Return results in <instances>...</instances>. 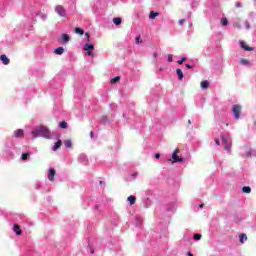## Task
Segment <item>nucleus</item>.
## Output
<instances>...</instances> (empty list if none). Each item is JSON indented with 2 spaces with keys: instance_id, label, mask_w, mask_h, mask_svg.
Listing matches in <instances>:
<instances>
[{
  "instance_id": "6",
  "label": "nucleus",
  "mask_w": 256,
  "mask_h": 256,
  "mask_svg": "<svg viewBox=\"0 0 256 256\" xmlns=\"http://www.w3.org/2000/svg\"><path fill=\"white\" fill-rule=\"evenodd\" d=\"M55 168H50L48 171V179L49 181H55Z\"/></svg>"
},
{
  "instance_id": "23",
  "label": "nucleus",
  "mask_w": 256,
  "mask_h": 256,
  "mask_svg": "<svg viewBox=\"0 0 256 256\" xmlns=\"http://www.w3.org/2000/svg\"><path fill=\"white\" fill-rule=\"evenodd\" d=\"M61 39L64 41V43H69V36L67 34H62Z\"/></svg>"
},
{
  "instance_id": "17",
  "label": "nucleus",
  "mask_w": 256,
  "mask_h": 256,
  "mask_svg": "<svg viewBox=\"0 0 256 256\" xmlns=\"http://www.w3.org/2000/svg\"><path fill=\"white\" fill-rule=\"evenodd\" d=\"M93 49H95V46H93V44L84 45V51H93Z\"/></svg>"
},
{
  "instance_id": "25",
  "label": "nucleus",
  "mask_w": 256,
  "mask_h": 256,
  "mask_svg": "<svg viewBox=\"0 0 256 256\" xmlns=\"http://www.w3.org/2000/svg\"><path fill=\"white\" fill-rule=\"evenodd\" d=\"M242 192H243V193H251V187H249V186H244V187L242 188Z\"/></svg>"
},
{
  "instance_id": "45",
  "label": "nucleus",
  "mask_w": 256,
  "mask_h": 256,
  "mask_svg": "<svg viewBox=\"0 0 256 256\" xmlns=\"http://www.w3.org/2000/svg\"><path fill=\"white\" fill-rule=\"evenodd\" d=\"M91 254H94L95 253V251L94 250H91V252H90Z\"/></svg>"
},
{
  "instance_id": "7",
  "label": "nucleus",
  "mask_w": 256,
  "mask_h": 256,
  "mask_svg": "<svg viewBox=\"0 0 256 256\" xmlns=\"http://www.w3.org/2000/svg\"><path fill=\"white\" fill-rule=\"evenodd\" d=\"M240 47L244 49V51H253V47L248 46L245 41H240Z\"/></svg>"
},
{
  "instance_id": "40",
  "label": "nucleus",
  "mask_w": 256,
  "mask_h": 256,
  "mask_svg": "<svg viewBox=\"0 0 256 256\" xmlns=\"http://www.w3.org/2000/svg\"><path fill=\"white\" fill-rule=\"evenodd\" d=\"M88 55H89L90 57H93V52H91V51L88 50Z\"/></svg>"
},
{
  "instance_id": "35",
  "label": "nucleus",
  "mask_w": 256,
  "mask_h": 256,
  "mask_svg": "<svg viewBox=\"0 0 256 256\" xmlns=\"http://www.w3.org/2000/svg\"><path fill=\"white\" fill-rule=\"evenodd\" d=\"M235 7L240 8L241 7V3L240 2H236L235 3Z\"/></svg>"
},
{
  "instance_id": "47",
  "label": "nucleus",
  "mask_w": 256,
  "mask_h": 256,
  "mask_svg": "<svg viewBox=\"0 0 256 256\" xmlns=\"http://www.w3.org/2000/svg\"><path fill=\"white\" fill-rule=\"evenodd\" d=\"M154 57H157V54H154Z\"/></svg>"
},
{
  "instance_id": "12",
  "label": "nucleus",
  "mask_w": 256,
  "mask_h": 256,
  "mask_svg": "<svg viewBox=\"0 0 256 256\" xmlns=\"http://www.w3.org/2000/svg\"><path fill=\"white\" fill-rule=\"evenodd\" d=\"M54 53H55L56 55H63V53H65V48H63V47H58V48H56V49L54 50Z\"/></svg>"
},
{
  "instance_id": "1",
  "label": "nucleus",
  "mask_w": 256,
  "mask_h": 256,
  "mask_svg": "<svg viewBox=\"0 0 256 256\" xmlns=\"http://www.w3.org/2000/svg\"><path fill=\"white\" fill-rule=\"evenodd\" d=\"M32 135L34 139H36V137H44V139H51V131L49 130V128H47V126L43 125L33 130Z\"/></svg>"
},
{
  "instance_id": "36",
  "label": "nucleus",
  "mask_w": 256,
  "mask_h": 256,
  "mask_svg": "<svg viewBox=\"0 0 256 256\" xmlns=\"http://www.w3.org/2000/svg\"><path fill=\"white\" fill-rule=\"evenodd\" d=\"M155 158H156V159H160V158H161V154L156 153V154H155Z\"/></svg>"
},
{
  "instance_id": "13",
  "label": "nucleus",
  "mask_w": 256,
  "mask_h": 256,
  "mask_svg": "<svg viewBox=\"0 0 256 256\" xmlns=\"http://www.w3.org/2000/svg\"><path fill=\"white\" fill-rule=\"evenodd\" d=\"M61 145H63V142H61V140H58V141L54 144V146H53V148H52V151H57V149H60V148H61Z\"/></svg>"
},
{
  "instance_id": "29",
  "label": "nucleus",
  "mask_w": 256,
  "mask_h": 256,
  "mask_svg": "<svg viewBox=\"0 0 256 256\" xmlns=\"http://www.w3.org/2000/svg\"><path fill=\"white\" fill-rule=\"evenodd\" d=\"M185 61H187V58L182 57L181 60H178V65H183V63H185Z\"/></svg>"
},
{
  "instance_id": "26",
  "label": "nucleus",
  "mask_w": 256,
  "mask_h": 256,
  "mask_svg": "<svg viewBox=\"0 0 256 256\" xmlns=\"http://www.w3.org/2000/svg\"><path fill=\"white\" fill-rule=\"evenodd\" d=\"M64 145H65V147H68V148L73 147V143L71 142V140H66L64 142Z\"/></svg>"
},
{
  "instance_id": "5",
  "label": "nucleus",
  "mask_w": 256,
  "mask_h": 256,
  "mask_svg": "<svg viewBox=\"0 0 256 256\" xmlns=\"http://www.w3.org/2000/svg\"><path fill=\"white\" fill-rule=\"evenodd\" d=\"M222 143L224 145L225 151H231V146H232L231 140L225 137H222Z\"/></svg>"
},
{
  "instance_id": "21",
  "label": "nucleus",
  "mask_w": 256,
  "mask_h": 256,
  "mask_svg": "<svg viewBox=\"0 0 256 256\" xmlns=\"http://www.w3.org/2000/svg\"><path fill=\"white\" fill-rule=\"evenodd\" d=\"M74 33H78V35H83L85 31L79 27H76Z\"/></svg>"
},
{
  "instance_id": "32",
  "label": "nucleus",
  "mask_w": 256,
  "mask_h": 256,
  "mask_svg": "<svg viewBox=\"0 0 256 256\" xmlns=\"http://www.w3.org/2000/svg\"><path fill=\"white\" fill-rule=\"evenodd\" d=\"M136 43H143V40H141V35L136 37Z\"/></svg>"
},
{
  "instance_id": "14",
  "label": "nucleus",
  "mask_w": 256,
  "mask_h": 256,
  "mask_svg": "<svg viewBox=\"0 0 256 256\" xmlns=\"http://www.w3.org/2000/svg\"><path fill=\"white\" fill-rule=\"evenodd\" d=\"M127 201H129L130 205H135L136 201H137V197L131 195L127 198Z\"/></svg>"
},
{
  "instance_id": "2",
  "label": "nucleus",
  "mask_w": 256,
  "mask_h": 256,
  "mask_svg": "<svg viewBox=\"0 0 256 256\" xmlns=\"http://www.w3.org/2000/svg\"><path fill=\"white\" fill-rule=\"evenodd\" d=\"M55 11L60 17H67V10H65V7H63L62 5H57L55 7Z\"/></svg>"
},
{
  "instance_id": "11",
  "label": "nucleus",
  "mask_w": 256,
  "mask_h": 256,
  "mask_svg": "<svg viewBox=\"0 0 256 256\" xmlns=\"http://www.w3.org/2000/svg\"><path fill=\"white\" fill-rule=\"evenodd\" d=\"M210 85H211V84H210L209 81H207V80H203V81L200 83L201 89H209Z\"/></svg>"
},
{
  "instance_id": "42",
  "label": "nucleus",
  "mask_w": 256,
  "mask_h": 256,
  "mask_svg": "<svg viewBox=\"0 0 256 256\" xmlns=\"http://www.w3.org/2000/svg\"><path fill=\"white\" fill-rule=\"evenodd\" d=\"M234 27H238V29H241V27L237 24H234Z\"/></svg>"
},
{
  "instance_id": "3",
  "label": "nucleus",
  "mask_w": 256,
  "mask_h": 256,
  "mask_svg": "<svg viewBox=\"0 0 256 256\" xmlns=\"http://www.w3.org/2000/svg\"><path fill=\"white\" fill-rule=\"evenodd\" d=\"M232 113H234L235 119H239L241 117V106L234 105L232 107Z\"/></svg>"
},
{
  "instance_id": "27",
  "label": "nucleus",
  "mask_w": 256,
  "mask_h": 256,
  "mask_svg": "<svg viewBox=\"0 0 256 256\" xmlns=\"http://www.w3.org/2000/svg\"><path fill=\"white\" fill-rule=\"evenodd\" d=\"M21 159L22 161H27V159H29V153H23Z\"/></svg>"
},
{
  "instance_id": "24",
  "label": "nucleus",
  "mask_w": 256,
  "mask_h": 256,
  "mask_svg": "<svg viewBox=\"0 0 256 256\" xmlns=\"http://www.w3.org/2000/svg\"><path fill=\"white\" fill-rule=\"evenodd\" d=\"M59 127H60V129H67L68 124H67V122L62 121L59 123Z\"/></svg>"
},
{
  "instance_id": "41",
  "label": "nucleus",
  "mask_w": 256,
  "mask_h": 256,
  "mask_svg": "<svg viewBox=\"0 0 256 256\" xmlns=\"http://www.w3.org/2000/svg\"><path fill=\"white\" fill-rule=\"evenodd\" d=\"M200 209H203V207H205V204H200Z\"/></svg>"
},
{
  "instance_id": "43",
  "label": "nucleus",
  "mask_w": 256,
  "mask_h": 256,
  "mask_svg": "<svg viewBox=\"0 0 256 256\" xmlns=\"http://www.w3.org/2000/svg\"><path fill=\"white\" fill-rule=\"evenodd\" d=\"M93 135H94L93 132H90V137H91L92 139H93Z\"/></svg>"
},
{
  "instance_id": "18",
  "label": "nucleus",
  "mask_w": 256,
  "mask_h": 256,
  "mask_svg": "<svg viewBox=\"0 0 256 256\" xmlns=\"http://www.w3.org/2000/svg\"><path fill=\"white\" fill-rule=\"evenodd\" d=\"M245 241H247V234H241L239 236V242L243 244Z\"/></svg>"
},
{
  "instance_id": "22",
  "label": "nucleus",
  "mask_w": 256,
  "mask_h": 256,
  "mask_svg": "<svg viewBox=\"0 0 256 256\" xmlns=\"http://www.w3.org/2000/svg\"><path fill=\"white\" fill-rule=\"evenodd\" d=\"M221 25H223V27H227V25H229V20H227V18H222Z\"/></svg>"
},
{
  "instance_id": "31",
  "label": "nucleus",
  "mask_w": 256,
  "mask_h": 256,
  "mask_svg": "<svg viewBox=\"0 0 256 256\" xmlns=\"http://www.w3.org/2000/svg\"><path fill=\"white\" fill-rule=\"evenodd\" d=\"M185 19H180L179 21H178V24L180 25V27H182V25H185Z\"/></svg>"
},
{
  "instance_id": "37",
  "label": "nucleus",
  "mask_w": 256,
  "mask_h": 256,
  "mask_svg": "<svg viewBox=\"0 0 256 256\" xmlns=\"http://www.w3.org/2000/svg\"><path fill=\"white\" fill-rule=\"evenodd\" d=\"M215 143H216V145H221V142L219 141V139H215Z\"/></svg>"
},
{
  "instance_id": "44",
  "label": "nucleus",
  "mask_w": 256,
  "mask_h": 256,
  "mask_svg": "<svg viewBox=\"0 0 256 256\" xmlns=\"http://www.w3.org/2000/svg\"><path fill=\"white\" fill-rule=\"evenodd\" d=\"M188 256H193V254L191 252H188Z\"/></svg>"
},
{
  "instance_id": "34",
  "label": "nucleus",
  "mask_w": 256,
  "mask_h": 256,
  "mask_svg": "<svg viewBox=\"0 0 256 256\" xmlns=\"http://www.w3.org/2000/svg\"><path fill=\"white\" fill-rule=\"evenodd\" d=\"M186 69H193V66L189 65V64H185Z\"/></svg>"
},
{
  "instance_id": "33",
  "label": "nucleus",
  "mask_w": 256,
  "mask_h": 256,
  "mask_svg": "<svg viewBox=\"0 0 256 256\" xmlns=\"http://www.w3.org/2000/svg\"><path fill=\"white\" fill-rule=\"evenodd\" d=\"M168 61H169V63H173V55L172 54L168 55Z\"/></svg>"
},
{
  "instance_id": "39",
  "label": "nucleus",
  "mask_w": 256,
  "mask_h": 256,
  "mask_svg": "<svg viewBox=\"0 0 256 256\" xmlns=\"http://www.w3.org/2000/svg\"><path fill=\"white\" fill-rule=\"evenodd\" d=\"M245 25H246V29H249L250 28V25H249V22H245Z\"/></svg>"
},
{
  "instance_id": "38",
  "label": "nucleus",
  "mask_w": 256,
  "mask_h": 256,
  "mask_svg": "<svg viewBox=\"0 0 256 256\" xmlns=\"http://www.w3.org/2000/svg\"><path fill=\"white\" fill-rule=\"evenodd\" d=\"M85 37H87L88 41H90V40H89V39H90L89 32H86V33H85Z\"/></svg>"
},
{
  "instance_id": "8",
  "label": "nucleus",
  "mask_w": 256,
  "mask_h": 256,
  "mask_svg": "<svg viewBox=\"0 0 256 256\" xmlns=\"http://www.w3.org/2000/svg\"><path fill=\"white\" fill-rule=\"evenodd\" d=\"M0 61H2L3 65H9V63H11V60H9L7 58V55H5V54H2L0 56Z\"/></svg>"
},
{
  "instance_id": "15",
  "label": "nucleus",
  "mask_w": 256,
  "mask_h": 256,
  "mask_svg": "<svg viewBox=\"0 0 256 256\" xmlns=\"http://www.w3.org/2000/svg\"><path fill=\"white\" fill-rule=\"evenodd\" d=\"M121 81V76H116L110 80L111 85H116V83H119Z\"/></svg>"
},
{
  "instance_id": "46",
  "label": "nucleus",
  "mask_w": 256,
  "mask_h": 256,
  "mask_svg": "<svg viewBox=\"0 0 256 256\" xmlns=\"http://www.w3.org/2000/svg\"><path fill=\"white\" fill-rule=\"evenodd\" d=\"M188 124L191 125V120H188Z\"/></svg>"
},
{
  "instance_id": "30",
  "label": "nucleus",
  "mask_w": 256,
  "mask_h": 256,
  "mask_svg": "<svg viewBox=\"0 0 256 256\" xmlns=\"http://www.w3.org/2000/svg\"><path fill=\"white\" fill-rule=\"evenodd\" d=\"M201 237H202L201 234H195L194 241H200Z\"/></svg>"
},
{
  "instance_id": "19",
  "label": "nucleus",
  "mask_w": 256,
  "mask_h": 256,
  "mask_svg": "<svg viewBox=\"0 0 256 256\" xmlns=\"http://www.w3.org/2000/svg\"><path fill=\"white\" fill-rule=\"evenodd\" d=\"M156 17H159V13L155 11H151L149 15V19H155Z\"/></svg>"
},
{
  "instance_id": "16",
  "label": "nucleus",
  "mask_w": 256,
  "mask_h": 256,
  "mask_svg": "<svg viewBox=\"0 0 256 256\" xmlns=\"http://www.w3.org/2000/svg\"><path fill=\"white\" fill-rule=\"evenodd\" d=\"M176 75L178 76L179 81L183 80V70L181 69H176Z\"/></svg>"
},
{
  "instance_id": "9",
  "label": "nucleus",
  "mask_w": 256,
  "mask_h": 256,
  "mask_svg": "<svg viewBox=\"0 0 256 256\" xmlns=\"http://www.w3.org/2000/svg\"><path fill=\"white\" fill-rule=\"evenodd\" d=\"M24 133L25 132L23 131V129H17L14 131V137H16V139H19L23 137Z\"/></svg>"
},
{
  "instance_id": "10",
  "label": "nucleus",
  "mask_w": 256,
  "mask_h": 256,
  "mask_svg": "<svg viewBox=\"0 0 256 256\" xmlns=\"http://www.w3.org/2000/svg\"><path fill=\"white\" fill-rule=\"evenodd\" d=\"M13 231L16 233V235H23V230H21L19 224H14Z\"/></svg>"
},
{
  "instance_id": "20",
  "label": "nucleus",
  "mask_w": 256,
  "mask_h": 256,
  "mask_svg": "<svg viewBox=\"0 0 256 256\" xmlns=\"http://www.w3.org/2000/svg\"><path fill=\"white\" fill-rule=\"evenodd\" d=\"M123 20L121 18H113L114 25H121Z\"/></svg>"
},
{
  "instance_id": "28",
  "label": "nucleus",
  "mask_w": 256,
  "mask_h": 256,
  "mask_svg": "<svg viewBox=\"0 0 256 256\" xmlns=\"http://www.w3.org/2000/svg\"><path fill=\"white\" fill-rule=\"evenodd\" d=\"M240 63H241L242 65H249V60H247V59H245V58H242V59L240 60Z\"/></svg>"
},
{
  "instance_id": "4",
  "label": "nucleus",
  "mask_w": 256,
  "mask_h": 256,
  "mask_svg": "<svg viewBox=\"0 0 256 256\" xmlns=\"http://www.w3.org/2000/svg\"><path fill=\"white\" fill-rule=\"evenodd\" d=\"M179 153V149H176L172 154V161L173 163H183V158L177 155Z\"/></svg>"
}]
</instances>
